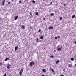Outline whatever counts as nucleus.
Segmentation results:
<instances>
[{"label": "nucleus", "mask_w": 76, "mask_h": 76, "mask_svg": "<svg viewBox=\"0 0 76 76\" xmlns=\"http://www.w3.org/2000/svg\"><path fill=\"white\" fill-rule=\"evenodd\" d=\"M34 64H35V63H34V62L33 61H32L31 62H30L29 64L30 65L31 67L33 65H34Z\"/></svg>", "instance_id": "nucleus-1"}, {"label": "nucleus", "mask_w": 76, "mask_h": 76, "mask_svg": "<svg viewBox=\"0 0 76 76\" xmlns=\"http://www.w3.org/2000/svg\"><path fill=\"white\" fill-rule=\"evenodd\" d=\"M23 69H21L20 70L19 72L20 75L21 76L22 75V72H23Z\"/></svg>", "instance_id": "nucleus-2"}, {"label": "nucleus", "mask_w": 76, "mask_h": 76, "mask_svg": "<svg viewBox=\"0 0 76 76\" xmlns=\"http://www.w3.org/2000/svg\"><path fill=\"white\" fill-rule=\"evenodd\" d=\"M58 51H60L61 49V45H59L58 46Z\"/></svg>", "instance_id": "nucleus-3"}, {"label": "nucleus", "mask_w": 76, "mask_h": 76, "mask_svg": "<svg viewBox=\"0 0 76 76\" xmlns=\"http://www.w3.org/2000/svg\"><path fill=\"white\" fill-rule=\"evenodd\" d=\"M11 66V65H9V66H7V70H9V69H10V67Z\"/></svg>", "instance_id": "nucleus-4"}, {"label": "nucleus", "mask_w": 76, "mask_h": 76, "mask_svg": "<svg viewBox=\"0 0 76 76\" xmlns=\"http://www.w3.org/2000/svg\"><path fill=\"white\" fill-rule=\"evenodd\" d=\"M18 18H19V17H18V16H16V17H15L14 18L15 20H16L18 19Z\"/></svg>", "instance_id": "nucleus-5"}, {"label": "nucleus", "mask_w": 76, "mask_h": 76, "mask_svg": "<svg viewBox=\"0 0 76 76\" xmlns=\"http://www.w3.org/2000/svg\"><path fill=\"white\" fill-rule=\"evenodd\" d=\"M5 3V0H4V1L2 2V6H4Z\"/></svg>", "instance_id": "nucleus-6"}, {"label": "nucleus", "mask_w": 76, "mask_h": 76, "mask_svg": "<svg viewBox=\"0 0 76 76\" xmlns=\"http://www.w3.org/2000/svg\"><path fill=\"white\" fill-rule=\"evenodd\" d=\"M22 29H25V26L23 25H22L21 27Z\"/></svg>", "instance_id": "nucleus-7"}, {"label": "nucleus", "mask_w": 76, "mask_h": 76, "mask_svg": "<svg viewBox=\"0 0 76 76\" xmlns=\"http://www.w3.org/2000/svg\"><path fill=\"white\" fill-rule=\"evenodd\" d=\"M40 38L41 39H42L44 38V36H40Z\"/></svg>", "instance_id": "nucleus-8"}, {"label": "nucleus", "mask_w": 76, "mask_h": 76, "mask_svg": "<svg viewBox=\"0 0 76 76\" xmlns=\"http://www.w3.org/2000/svg\"><path fill=\"white\" fill-rule=\"evenodd\" d=\"M10 59V58H6L5 60V61H7V60H9Z\"/></svg>", "instance_id": "nucleus-9"}, {"label": "nucleus", "mask_w": 76, "mask_h": 76, "mask_svg": "<svg viewBox=\"0 0 76 76\" xmlns=\"http://www.w3.org/2000/svg\"><path fill=\"white\" fill-rule=\"evenodd\" d=\"M42 72H46V70H45V69H42Z\"/></svg>", "instance_id": "nucleus-10"}, {"label": "nucleus", "mask_w": 76, "mask_h": 76, "mask_svg": "<svg viewBox=\"0 0 76 76\" xmlns=\"http://www.w3.org/2000/svg\"><path fill=\"white\" fill-rule=\"evenodd\" d=\"M54 28L53 27H49L48 28L49 29H53Z\"/></svg>", "instance_id": "nucleus-11"}, {"label": "nucleus", "mask_w": 76, "mask_h": 76, "mask_svg": "<svg viewBox=\"0 0 76 76\" xmlns=\"http://www.w3.org/2000/svg\"><path fill=\"white\" fill-rule=\"evenodd\" d=\"M50 69L51 70L52 72H54V69H53L52 68H50Z\"/></svg>", "instance_id": "nucleus-12"}, {"label": "nucleus", "mask_w": 76, "mask_h": 76, "mask_svg": "<svg viewBox=\"0 0 76 76\" xmlns=\"http://www.w3.org/2000/svg\"><path fill=\"white\" fill-rule=\"evenodd\" d=\"M59 62V60H58L56 61V64H57Z\"/></svg>", "instance_id": "nucleus-13"}, {"label": "nucleus", "mask_w": 76, "mask_h": 76, "mask_svg": "<svg viewBox=\"0 0 76 76\" xmlns=\"http://www.w3.org/2000/svg\"><path fill=\"white\" fill-rule=\"evenodd\" d=\"M31 2L32 3H35V1L34 0H32Z\"/></svg>", "instance_id": "nucleus-14"}, {"label": "nucleus", "mask_w": 76, "mask_h": 76, "mask_svg": "<svg viewBox=\"0 0 76 76\" xmlns=\"http://www.w3.org/2000/svg\"><path fill=\"white\" fill-rule=\"evenodd\" d=\"M17 49H18V46H16L15 48V50L16 51V50H17Z\"/></svg>", "instance_id": "nucleus-15"}, {"label": "nucleus", "mask_w": 76, "mask_h": 76, "mask_svg": "<svg viewBox=\"0 0 76 76\" xmlns=\"http://www.w3.org/2000/svg\"><path fill=\"white\" fill-rule=\"evenodd\" d=\"M50 16H54V13H51L50 15Z\"/></svg>", "instance_id": "nucleus-16"}, {"label": "nucleus", "mask_w": 76, "mask_h": 76, "mask_svg": "<svg viewBox=\"0 0 76 76\" xmlns=\"http://www.w3.org/2000/svg\"><path fill=\"white\" fill-rule=\"evenodd\" d=\"M71 60H72V61H73V60H74V58L72 57L71 58Z\"/></svg>", "instance_id": "nucleus-17"}, {"label": "nucleus", "mask_w": 76, "mask_h": 76, "mask_svg": "<svg viewBox=\"0 0 76 76\" xmlns=\"http://www.w3.org/2000/svg\"><path fill=\"white\" fill-rule=\"evenodd\" d=\"M75 17V15H74L72 16V18H74Z\"/></svg>", "instance_id": "nucleus-18"}, {"label": "nucleus", "mask_w": 76, "mask_h": 76, "mask_svg": "<svg viewBox=\"0 0 76 76\" xmlns=\"http://www.w3.org/2000/svg\"><path fill=\"white\" fill-rule=\"evenodd\" d=\"M35 15L36 16H38V12H36L35 13Z\"/></svg>", "instance_id": "nucleus-19"}, {"label": "nucleus", "mask_w": 76, "mask_h": 76, "mask_svg": "<svg viewBox=\"0 0 76 76\" xmlns=\"http://www.w3.org/2000/svg\"><path fill=\"white\" fill-rule=\"evenodd\" d=\"M36 42H38V38H37V40H36Z\"/></svg>", "instance_id": "nucleus-20"}, {"label": "nucleus", "mask_w": 76, "mask_h": 76, "mask_svg": "<svg viewBox=\"0 0 76 76\" xmlns=\"http://www.w3.org/2000/svg\"><path fill=\"white\" fill-rule=\"evenodd\" d=\"M63 18H62V17H61L60 18V20H62V19Z\"/></svg>", "instance_id": "nucleus-21"}, {"label": "nucleus", "mask_w": 76, "mask_h": 76, "mask_svg": "<svg viewBox=\"0 0 76 76\" xmlns=\"http://www.w3.org/2000/svg\"><path fill=\"white\" fill-rule=\"evenodd\" d=\"M68 66L69 67H72V66L70 64H69Z\"/></svg>", "instance_id": "nucleus-22"}, {"label": "nucleus", "mask_w": 76, "mask_h": 76, "mask_svg": "<svg viewBox=\"0 0 76 76\" xmlns=\"http://www.w3.org/2000/svg\"><path fill=\"white\" fill-rule=\"evenodd\" d=\"M30 16H32V12H30Z\"/></svg>", "instance_id": "nucleus-23"}, {"label": "nucleus", "mask_w": 76, "mask_h": 76, "mask_svg": "<svg viewBox=\"0 0 76 76\" xmlns=\"http://www.w3.org/2000/svg\"><path fill=\"white\" fill-rule=\"evenodd\" d=\"M50 57L51 58H53L54 57V56H53V55L51 56H50Z\"/></svg>", "instance_id": "nucleus-24"}, {"label": "nucleus", "mask_w": 76, "mask_h": 76, "mask_svg": "<svg viewBox=\"0 0 76 76\" xmlns=\"http://www.w3.org/2000/svg\"><path fill=\"white\" fill-rule=\"evenodd\" d=\"M10 4V1H9L8 3V4Z\"/></svg>", "instance_id": "nucleus-25"}, {"label": "nucleus", "mask_w": 76, "mask_h": 76, "mask_svg": "<svg viewBox=\"0 0 76 76\" xmlns=\"http://www.w3.org/2000/svg\"><path fill=\"white\" fill-rule=\"evenodd\" d=\"M21 2H22V1H21L20 0L19 1V3L20 4V3H21Z\"/></svg>", "instance_id": "nucleus-26"}, {"label": "nucleus", "mask_w": 76, "mask_h": 76, "mask_svg": "<svg viewBox=\"0 0 76 76\" xmlns=\"http://www.w3.org/2000/svg\"><path fill=\"white\" fill-rule=\"evenodd\" d=\"M41 30L40 29H39L38 31V32H41Z\"/></svg>", "instance_id": "nucleus-27"}, {"label": "nucleus", "mask_w": 76, "mask_h": 76, "mask_svg": "<svg viewBox=\"0 0 76 76\" xmlns=\"http://www.w3.org/2000/svg\"><path fill=\"white\" fill-rule=\"evenodd\" d=\"M2 65V63H0V66H1Z\"/></svg>", "instance_id": "nucleus-28"}, {"label": "nucleus", "mask_w": 76, "mask_h": 76, "mask_svg": "<svg viewBox=\"0 0 76 76\" xmlns=\"http://www.w3.org/2000/svg\"><path fill=\"white\" fill-rule=\"evenodd\" d=\"M63 71L64 72H66V69H63Z\"/></svg>", "instance_id": "nucleus-29"}, {"label": "nucleus", "mask_w": 76, "mask_h": 76, "mask_svg": "<svg viewBox=\"0 0 76 76\" xmlns=\"http://www.w3.org/2000/svg\"><path fill=\"white\" fill-rule=\"evenodd\" d=\"M60 36H58L57 37L58 38H60Z\"/></svg>", "instance_id": "nucleus-30"}, {"label": "nucleus", "mask_w": 76, "mask_h": 76, "mask_svg": "<svg viewBox=\"0 0 76 76\" xmlns=\"http://www.w3.org/2000/svg\"><path fill=\"white\" fill-rule=\"evenodd\" d=\"M55 39H57V37H56L55 38Z\"/></svg>", "instance_id": "nucleus-31"}, {"label": "nucleus", "mask_w": 76, "mask_h": 76, "mask_svg": "<svg viewBox=\"0 0 76 76\" xmlns=\"http://www.w3.org/2000/svg\"><path fill=\"white\" fill-rule=\"evenodd\" d=\"M6 76V73H5L4 75L3 76Z\"/></svg>", "instance_id": "nucleus-32"}, {"label": "nucleus", "mask_w": 76, "mask_h": 76, "mask_svg": "<svg viewBox=\"0 0 76 76\" xmlns=\"http://www.w3.org/2000/svg\"><path fill=\"white\" fill-rule=\"evenodd\" d=\"M30 28H31V29H32V27L30 26Z\"/></svg>", "instance_id": "nucleus-33"}, {"label": "nucleus", "mask_w": 76, "mask_h": 76, "mask_svg": "<svg viewBox=\"0 0 76 76\" xmlns=\"http://www.w3.org/2000/svg\"><path fill=\"white\" fill-rule=\"evenodd\" d=\"M60 76H64V75L62 74V75H60Z\"/></svg>", "instance_id": "nucleus-34"}, {"label": "nucleus", "mask_w": 76, "mask_h": 76, "mask_svg": "<svg viewBox=\"0 0 76 76\" xmlns=\"http://www.w3.org/2000/svg\"><path fill=\"white\" fill-rule=\"evenodd\" d=\"M74 43H75V44H76V41H75V42Z\"/></svg>", "instance_id": "nucleus-35"}, {"label": "nucleus", "mask_w": 76, "mask_h": 76, "mask_svg": "<svg viewBox=\"0 0 76 76\" xmlns=\"http://www.w3.org/2000/svg\"><path fill=\"white\" fill-rule=\"evenodd\" d=\"M64 6H66V5L65 4H64Z\"/></svg>", "instance_id": "nucleus-36"}, {"label": "nucleus", "mask_w": 76, "mask_h": 76, "mask_svg": "<svg viewBox=\"0 0 76 76\" xmlns=\"http://www.w3.org/2000/svg\"><path fill=\"white\" fill-rule=\"evenodd\" d=\"M1 17L0 18V20H1Z\"/></svg>", "instance_id": "nucleus-37"}, {"label": "nucleus", "mask_w": 76, "mask_h": 76, "mask_svg": "<svg viewBox=\"0 0 76 76\" xmlns=\"http://www.w3.org/2000/svg\"><path fill=\"white\" fill-rule=\"evenodd\" d=\"M52 4V2H51L50 4V5H51Z\"/></svg>", "instance_id": "nucleus-38"}, {"label": "nucleus", "mask_w": 76, "mask_h": 76, "mask_svg": "<svg viewBox=\"0 0 76 76\" xmlns=\"http://www.w3.org/2000/svg\"><path fill=\"white\" fill-rule=\"evenodd\" d=\"M42 76H45V75H42Z\"/></svg>", "instance_id": "nucleus-39"}, {"label": "nucleus", "mask_w": 76, "mask_h": 76, "mask_svg": "<svg viewBox=\"0 0 76 76\" xmlns=\"http://www.w3.org/2000/svg\"><path fill=\"white\" fill-rule=\"evenodd\" d=\"M45 18H43V20H45Z\"/></svg>", "instance_id": "nucleus-40"}, {"label": "nucleus", "mask_w": 76, "mask_h": 76, "mask_svg": "<svg viewBox=\"0 0 76 76\" xmlns=\"http://www.w3.org/2000/svg\"><path fill=\"white\" fill-rule=\"evenodd\" d=\"M11 1H13V0H11Z\"/></svg>", "instance_id": "nucleus-41"}, {"label": "nucleus", "mask_w": 76, "mask_h": 76, "mask_svg": "<svg viewBox=\"0 0 76 76\" xmlns=\"http://www.w3.org/2000/svg\"><path fill=\"white\" fill-rule=\"evenodd\" d=\"M75 66H76V64L75 65Z\"/></svg>", "instance_id": "nucleus-42"}, {"label": "nucleus", "mask_w": 76, "mask_h": 76, "mask_svg": "<svg viewBox=\"0 0 76 76\" xmlns=\"http://www.w3.org/2000/svg\"><path fill=\"white\" fill-rule=\"evenodd\" d=\"M54 52H55V51H56V50H54Z\"/></svg>", "instance_id": "nucleus-43"}, {"label": "nucleus", "mask_w": 76, "mask_h": 76, "mask_svg": "<svg viewBox=\"0 0 76 76\" xmlns=\"http://www.w3.org/2000/svg\"><path fill=\"white\" fill-rule=\"evenodd\" d=\"M75 55L76 56V53L75 54Z\"/></svg>", "instance_id": "nucleus-44"}]
</instances>
